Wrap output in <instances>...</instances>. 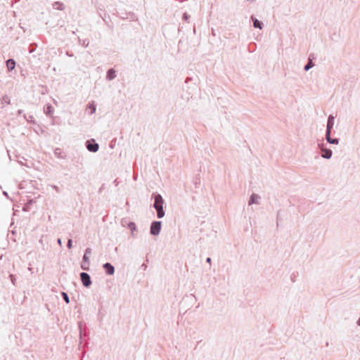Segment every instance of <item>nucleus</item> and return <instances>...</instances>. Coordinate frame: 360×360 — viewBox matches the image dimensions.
Segmentation results:
<instances>
[{"label":"nucleus","mask_w":360,"mask_h":360,"mask_svg":"<svg viewBox=\"0 0 360 360\" xmlns=\"http://www.w3.org/2000/svg\"><path fill=\"white\" fill-rule=\"evenodd\" d=\"M91 254V249L90 248H87L85 250L84 255L82 258V262L81 263V268L84 271L89 270V255Z\"/></svg>","instance_id":"f03ea898"},{"label":"nucleus","mask_w":360,"mask_h":360,"mask_svg":"<svg viewBox=\"0 0 360 360\" xmlns=\"http://www.w3.org/2000/svg\"><path fill=\"white\" fill-rule=\"evenodd\" d=\"M103 268L105 269L107 275L111 276L115 273V267L109 262L104 264Z\"/></svg>","instance_id":"6e6552de"},{"label":"nucleus","mask_w":360,"mask_h":360,"mask_svg":"<svg viewBox=\"0 0 360 360\" xmlns=\"http://www.w3.org/2000/svg\"><path fill=\"white\" fill-rule=\"evenodd\" d=\"M11 103V99L7 95H4L0 98V108H4L6 105Z\"/></svg>","instance_id":"1a4fd4ad"},{"label":"nucleus","mask_w":360,"mask_h":360,"mask_svg":"<svg viewBox=\"0 0 360 360\" xmlns=\"http://www.w3.org/2000/svg\"><path fill=\"white\" fill-rule=\"evenodd\" d=\"M54 155L56 157H57L59 159H65V156H66L65 155V153H63V151L62 150V149H60L59 148H56L54 150Z\"/></svg>","instance_id":"f8f14e48"},{"label":"nucleus","mask_w":360,"mask_h":360,"mask_svg":"<svg viewBox=\"0 0 360 360\" xmlns=\"http://www.w3.org/2000/svg\"><path fill=\"white\" fill-rule=\"evenodd\" d=\"M259 198V196L257 195V194H255V193H252L250 198V200H249V205H252V204H258L259 202H257V200Z\"/></svg>","instance_id":"2eb2a0df"},{"label":"nucleus","mask_w":360,"mask_h":360,"mask_svg":"<svg viewBox=\"0 0 360 360\" xmlns=\"http://www.w3.org/2000/svg\"><path fill=\"white\" fill-rule=\"evenodd\" d=\"M314 65V64L312 62V59H311V55L309 56V60L307 62V63L304 65V70L305 71H308L309 69H311L313 66Z\"/></svg>","instance_id":"f3484780"},{"label":"nucleus","mask_w":360,"mask_h":360,"mask_svg":"<svg viewBox=\"0 0 360 360\" xmlns=\"http://www.w3.org/2000/svg\"><path fill=\"white\" fill-rule=\"evenodd\" d=\"M356 323H357L358 326H360V316H359V319H358Z\"/></svg>","instance_id":"473e14b6"},{"label":"nucleus","mask_w":360,"mask_h":360,"mask_svg":"<svg viewBox=\"0 0 360 360\" xmlns=\"http://www.w3.org/2000/svg\"><path fill=\"white\" fill-rule=\"evenodd\" d=\"M251 19L252 20L254 27L259 28V30L262 29L263 23L261 21L255 18L253 15L251 16Z\"/></svg>","instance_id":"9b49d317"},{"label":"nucleus","mask_w":360,"mask_h":360,"mask_svg":"<svg viewBox=\"0 0 360 360\" xmlns=\"http://www.w3.org/2000/svg\"><path fill=\"white\" fill-rule=\"evenodd\" d=\"M87 109L90 110L89 115H92L96 112V106L94 101L89 103L87 105Z\"/></svg>","instance_id":"a211bd4d"},{"label":"nucleus","mask_w":360,"mask_h":360,"mask_svg":"<svg viewBox=\"0 0 360 360\" xmlns=\"http://www.w3.org/2000/svg\"><path fill=\"white\" fill-rule=\"evenodd\" d=\"M3 194H4L5 196H6L7 198L8 197V193H7V192H6V191H4V192H3Z\"/></svg>","instance_id":"2f4dec72"},{"label":"nucleus","mask_w":360,"mask_h":360,"mask_svg":"<svg viewBox=\"0 0 360 360\" xmlns=\"http://www.w3.org/2000/svg\"><path fill=\"white\" fill-rule=\"evenodd\" d=\"M153 196L154 198L153 207L155 209L157 212V217L158 219H162L165 214L163 209L165 200L162 198V195L159 193L153 194Z\"/></svg>","instance_id":"f257e3e1"},{"label":"nucleus","mask_w":360,"mask_h":360,"mask_svg":"<svg viewBox=\"0 0 360 360\" xmlns=\"http://www.w3.org/2000/svg\"><path fill=\"white\" fill-rule=\"evenodd\" d=\"M162 222L160 221H154L151 223L150 227V233L153 236H158L161 230Z\"/></svg>","instance_id":"20e7f679"},{"label":"nucleus","mask_w":360,"mask_h":360,"mask_svg":"<svg viewBox=\"0 0 360 360\" xmlns=\"http://www.w3.org/2000/svg\"><path fill=\"white\" fill-rule=\"evenodd\" d=\"M116 77L115 70L113 68H110L108 70L106 74V79L108 80H112Z\"/></svg>","instance_id":"ddd939ff"},{"label":"nucleus","mask_w":360,"mask_h":360,"mask_svg":"<svg viewBox=\"0 0 360 360\" xmlns=\"http://www.w3.org/2000/svg\"><path fill=\"white\" fill-rule=\"evenodd\" d=\"M83 45L87 46L89 45V41H87L86 44V41H84Z\"/></svg>","instance_id":"c756f323"},{"label":"nucleus","mask_w":360,"mask_h":360,"mask_svg":"<svg viewBox=\"0 0 360 360\" xmlns=\"http://www.w3.org/2000/svg\"><path fill=\"white\" fill-rule=\"evenodd\" d=\"M36 47H37V44H30L29 52L30 53H32L35 50Z\"/></svg>","instance_id":"b1692460"},{"label":"nucleus","mask_w":360,"mask_h":360,"mask_svg":"<svg viewBox=\"0 0 360 360\" xmlns=\"http://www.w3.org/2000/svg\"><path fill=\"white\" fill-rule=\"evenodd\" d=\"M331 134H326V139L328 143L338 145L339 143V139L331 138Z\"/></svg>","instance_id":"9d476101"},{"label":"nucleus","mask_w":360,"mask_h":360,"mask_svg":"<svg viewBox=\"0 0 360 360\" xmlns=\"http://www.w3.org/2000/svg\"><path fill=\"white\" fill-rule=\"evenodd\" d=\"M22 112H23V110H18V115H20Z\"/></svg>","instance_id":"cd10ccee"},{"label":"nucleus","mask_w":360,"mask_h":360,"mask_svg":"<svg viewBox=\"0 0 360 360\" xmlns=\"http://www.w3.org/2000/svg\"><path fill=\"white\" fill-rule=\"evenodd\" d=\"M79 339L81 340L82 336V323H79Z\"/></svg>","instance_id":"a878e982"},{"label":"nucleus","mask_w":360,"mask_h":360,"mask_svg":"<svg viewBox=\"0 0 360 360\" xmlns=\"http://www.w3.org/2000/svg\"><path fill=\"white\" fill-rule=\"evenodd\" d=\"M53 8L55 9H57V10H63L64 9V4L62 3V2H60V1H56L54 2V4H53Z\"/></svg>","instance_id":"6ab92c4d"},{"label":"nucleus","mask_w":360,"mask_h":360,"mask_svg":"<svg viewBox=\"0 0 360 360\" xmlns=\"http://www.w3.org/2000/svg\"><path fill=\"white\" fill-rule=\"evenodd\" d=\"M79 276L84 287L89 288L91 285V279L89 274L86 272H82L80 273Z\"/></svg>","instance_id":"423d86ee"},{"label":"nucleus","mask_w":360,"mask_h":360,"mask_svg":"<svg viewBox=\"0 0 360 360\" xmlns=\"http://www.w3.org/2000/svg\"><path fill=\"white\" fill-rule=\"evenodd\" d=\"M6 67L9 72L12 71L15 67V61L12 58L8 59L6 61Z\"/></svg>","instance_id":"4468645a"},{"label":"nucleus","mask_w":360,"mask_h":360,"mask_svg":"<svg viewBox=\"0 0 360 360\" xmlns=\"http://www.w3.org/2000/svg\"><path fill=\"white\" fill-rule=\"evenodd\" d=\"M9 278L12 282V283L15 285H16V278L13 274H10Z\"/></svg>","instance_id":"4be33fe9"},{"label":"nucleus","mask_w":360,"mask_h":360,"mask_svg":"<svg viewBox=\"0 0 360 360\" xmlns=\"http://www.w3.org/2000/svg\"><path fill=\"white\" fill-rule=\"evenodd\" d=\"M85 145L87 150L92 153H96L99 149V145L95 141L94 139L86 141Z\"/></svg>","instance_id":"39448f33"},{"label":"nucleus","mask_w":360,"mask_h":360,"mask_svg":"<svg viewBox=\"0 0 360 360\" xmlns=\"http://www.w3.org/2000/svg\"><path fill=\"white\" fill-rule=\"evenodd\" d=\"M53 188L56 191H58V187L57 186H53Z\"/></svg>","instance_id":"7c9ffc66"},{"label":"nucleus","mask_w":360,"mask_h":360,"mask_svg":"<svg viewBox=\"0 0 360 360\" xmlns=\"http://www.w3.org/2000/svg\"><path fill=\"white\" fill-rule=\"evenodd\" d=\"M128 228L133 233L134 231L136 230V224L134 222H129L128 224Z\"/></svg>","instance_id":"aec40b11"},{"label":"nucleus","mask_w":360,"mask_h":360,"mask_svg":"<svg viewBox=\"0 0 360 360\" xmlns=\"http://www.w3.org/2000/svg\"><path fill=\"white\" fill-rule=\"evenodd\" d=\"M206 262H207L208 264H211V262H212L211 258H210V257H207V259H206Z\"/></svg>","instance_id":"bb28decb"},{"label":"nucleus","mask_w":360,"mask_h":360,"mask_svg":"<svg viewBox=\"0 0 360 360\" xmlns=\"http://www.w3.org/2000/svg\"><path fill=\"white\" fill-rule=\"evenodd\" d=\"M334 120H335V117H334L333 115H330L328 116V120H327L326 134H331V130H332V129L333 127V125H334Z\"/></svg>","instance_id":"0eeeda50"},{"label":"nucleus","mask_w":360,"mask_h":360,"mask_svg":"<svg viewBox=\"0 0 360 360\" xmlns=\"http://www.w3.org/2000/svg\"><path fill=\"white\" fill-rule=\"evenodd\" d=\"M61 295L63 297V299L64 300V301L68 304L70 302V299H69V296L68 295V293L65 292H61Z\"/></svg>","instance_id":"412c9836"},{"label":"nucleus","mask_w":360,"mask_h":360,"mask_svg":"<svg viewBox=\"0 0 360 360\" xmlns=\"http://www.w3.org/2000/svg\"><path fill=\"white\" fill-rule=\"evenodd\" d=\"M319 148L321 151V157L325 159H330L332 157L333 152L330 149L327 148L326 145L322 142L318 144Z\"/></svg>","instance_id":"7ed1b4c3"},{"label":"nucleus","mask_w":360,"mask_h":360,"mask_svg":"<svg viewBox=\"0 0 360 360\" xmlns=\"http://www.w3.org/2000/svg\"><path fill=\"white\" fill-rule=\"evenodd\" d=\"M57 243L61 245H62V241H61V239L60 238H58V240H57Z\"/></svg>","instance_id":"c85d7f7f"},{"label":"nucleus","mask_w":360,"mask_h":360,"mask_svg":"<svg viewBox=\"0 0 360 360\" xmlns=\"http://www.w3.org/2000/svg\"><path fill=\"white\" fill-rule=\"evenodd\" d=\"M53 111H54V109L51 106V105H50V104L46 105V107L44 110V112L47 116H52Z\"/></svg>","instance_id":"dca6fc26"},{"label":"nucleus","mask_w":360,"mask_h":360,"mask_svg":"<svg viewBox=\"0 0 360 360\" xmlns=\"http://www.w3.org/2000/svg\"><path fill=\"white\" fill-rule=\"evenodd\" d=\"M72 246V239H68V243H67V247L70 249Z\"/></svg>","instance_id":"393cba45"},{"label":"nucleus","mask_w":360,"mask_h":360,"mask_svg":"<svg viewBox=\"0 0 360 360\" xmlns=\"http://www.w3.org/2000/svg\"><path fill=\"white\" fill-rule=\"evenodd\" d=\"M190 15L187 13H184L182 16V19L186 22H188Z\"/></svg>","instance_id":"5701e85b"}]
</instances>
